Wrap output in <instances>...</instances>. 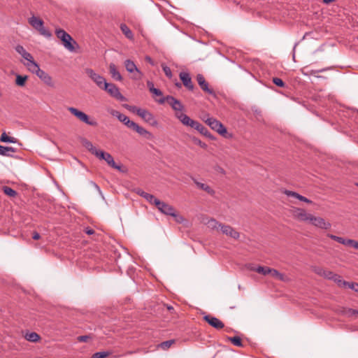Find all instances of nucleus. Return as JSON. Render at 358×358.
<instances>
[{"label":"nucleus","instance_id":"obj_1","mask_svg":"<svg viewBox=\"0 0 358 358\" xmlns=\"http://www.w3.org/2000/svg\"><path fill=\"white\" fill-rule=\"evenodd\" d=\"M177 118L181 122L182 124L187 127H189L197 130L200 134L205 136H210V132L208 130L198 121L191 119L186 114L177 115Z\"/></svg>","mask_w":358,"mask_h":358},{"label":"nucleus","instance_id":"obj_2","mask_svg":"<svg viewBox=\"0 0 358 358\" xmlns=\"http://www.w3.org/2000/svg\"><path fill=\"white\" fill-rule=\"evenodd\" d=\"M155 206L162 213L174 217L175 221L178 223H182L185 220L182 216L177 213L174 207L167 203L158 200Z\"/></svg>","mask_w":358,"mask_h":358},{"label":"nucleus","instance_id":"obj_3","mask_svg":"<svg viewBox=\"0 0 358 358\" xmlns=\"http://www.w3.org/2000/svg\"><path fill=\"white\" fill-rule=\"evenodd\" d=\"M55 34L59 38L64 47L70 52L75 51V45H78L76 41L64 29H57L55 31Z\"/></svg>","mask_w":358,"mask_h":358},{"label":"nucleus","instance_id":"obj_4","mask_svg":"<svg viewBox=\"0 0 358 358\" xmlns=\"http://www.w3.org/2000/svg\"><path fill=\"white\" fill-rule=\"evenodd\" d=\"M129 110L138 115L144 121L149 123L152 126H155L157 124V121L155 120L154 115L148 110L143 108H138L136 106H130Z\"/></svg>","mask_w":358,"mask_h":358},{"label":"nucleus","instance_id":"obj_5","mask_svg":"<svg viewBox=\"0 0 358 358\" xmlns=\"http://www.w3.org/2000/svg\"><path fill=\"white\" fill-rule=\"evenodd\" d=\"M29 23L30 25L37 30L39 34L46 38L51 37L52 34L49 30H48L43 26V21L36 16H32L29 19Z\"/></svg>","mask_w":358,"mask_h":358},{"label":"nucleus","instance_id":"obj_6","mask_svg":"<svg viewBox=\"0 0 358 358\" xmlns=\"http://www.w3.org/2000/svg\"><path fill=\"white\" fill-rule=\"evenodd\" d=\"M158 102L161 104L167 102L173 108V110H175L176 113L175 115L177 117V115L179 114H184L182 113L184 110V106L181 103V102L174 98L172 96H166V97H163L160 99Z\"/></svg>","mask_w":358,"mask_h":358},{"label":"nucleus","instance_id":"obj_7","mask_svg":"<svg viewBox=\"0 0 358 358\" xmlns=\"http://www.w3.org/2000/svg\"><path fill=\"white\" fill-rule=\"evenodd\" d=\"M203 120L213 130L217 132L219 134L225 136L227 134V130L225 127L217 119L212 117H203Z\"/></svg>","mask_w":358,"mask_h":358},{"label":"nucleus","instance_id":"obj_8","mask_svg":"<svg viewBox=\"0 0 358 358\" xmlns=\"http://www.w3.org/2000/svg\"><path fill=\"white\" fill-rule=\"evenodd\" d=\"M68 110L81 122L90 126H96V122L90 120L87 114L79 110L78 109L73 107H69Z\"/></svg>","mask_w":358,"mask_h":358},{"label":"nucleus","instance_id":"obj_9","mask_svg":"<svg viewBox=\"0 0 358 358\" xmlns=\"http://www.w3.org/2000/svg\"><path fill=\"white\" fill-rule=\"evenodd\" d=\"M124 66L129 73H133V79L139 80L143 77V73L137 68L136 65L133 61L130 59H126L124 61Z\"/></svg>","mask_w":358,"mask_h":358},{"label":"nucleus","instance_id":"obj_10","mask_svg":"<svg viewBox=\"0 0 358 358\" xmlns=\"http://www.w3.org/2000/svg\"><path fill=\"white\" fill-rule=\"evenodd\" d=\"M85 72L100 89L104 87L106 81L102 76L96 73L93 69L90 68L85 69Z\"/></svg>","mask_w":358,"mask_h":358},{"label":"nucleus","instance_id":"obj_11","mask_svg":"<svg viewBox=\"0 0 358 358\" xmlns=\"http://www.w3.org/2000/svg\"><path fill=\"white\" fill-rule=\"evenodd\" d=\"M102 90H106L111 96L115 98L117 100L123 101L124 97L120 93L119 88L113 83H106Z\"/></svg>","mask_w":358,"mask_h":358},{"label":"nucleus","instance_id":"obj_12","mask_svg":"<svg viewBox=\"0 0 358 358\" xmlns=\"http://www.w3.org/2000/svg\"><path fill=\"white\" fill-rule=\"evenodd\" d=\"M96 157L99 159L104 160L108 164V165H109L110 167L115 169L117 170H119V171L121 170V166L119 165H117L115 164V162L113 159V157H112V155L110 153L106 152L103 150H100L99 152L98 156H96Z\"/></svg>","mask_w":358,"mask_h":358},{"label":"nucleus","instance_id":"obj_13","mask_svg":"<svg viewBox=\"0 0 358 358\" xmlns=\"http://www.w3.org/2000/svg\"><path fill=\"white\" fill-rule=\"evenodd\" d=\"M327 236L341 244L358 250V241H357L352 239H346L343 237L337 236L331 234H328Z\"/></svg>","mask_w":358,"mask_h":358},{"label":"nucleus","instance_id":"obj_14","mask_svg":"<svg viewBox=\"0 0 358 358\" xmlns=\"http://www.w3.org/2000/svg\"><path fill=\"white\" fill-rule=\"evenodd\" d=\"M309 222L315 227L322 229H329L331 227V223L321 217H315L312 215Z\"/></svg>","mask_w":358,"mask_h":358},{"label":"nucleus","instance_id":"obj_15","mask_svg":"<svg viewBox=\"0 0 358 358\" xmlns=\"http://www.w3.org/2000/svg\"><path fill=\"white\" fill-rule=\"evenodd\" d=\"M203 320L216 329H222L224 327V323L220 320L210 315H205Z\"/></svg>","mask_w":358,"mask_h":358},{"label":"nucleus","instance_id":"obj_16","mask_svg":"<svg viewBox=\"0 0 358 358\" xmlns=\"http://www.w3.org/2000/svg\"><path fill=\"white\" fill-rule=\"evenodd\" d=\"M196 80L199 85L200 86L203 91L209 94L215 96L214 91L209 87L208 83L206 81L205 78L202 74H198L196 76Z\"/></svg>","mask_w":358,"mask_h":358},{"label":"nucleus","instance_id":"obj_17","mask_svg":"<svg viewBox=\"0 0 358 358\" xmlns=\"http://www.w3.org/2000/svg\"><path fill=\"white\" fill-rule=\"evenodd\" d=\"M36 76L48 86L54 87L55 83L52 78L43 70L40 69L38 71Z\"/></svg>","mask_w":358,"mask_h":358},{"label":"nucleus","instance_id":"obj_18","mask_svg":"<svg viewBox=\"0 0 358 358\" xmlns=\"http://www.w3.org/2000/svg\"><path fill=\"white\" fill-rule=\"evenodd\" d=\"M311 214L307 213L304 209L296 208L293 210V216L300 221H310Z\"/></svg>","mask_w":358,"mask_h":358},{"label":"nucleus","instance_id":"obj_19","mask_svg":"<svg viewBox=\"0 0 358 358\" xmlns=\"http://www.w3.org/2000/svg\"><path fill=\"white\" fill-rule=\"evenodd\" d=\"M220 230L222 234L234 239H238L239 238V233L229 225L222 224Z\"/></svg>","mask_w":358,"mask_h":358},{"label":"nucleus","instance_id":"obj_20","mask_svg":"<svg viewBox=\"0 0 358 358\" xmlns=\"http://www.w3.org/2000/svg\"><path fill=\"white\" fill-rule=\"evenodd\" d=\"M130 129L135 131L139 135L145 137L147 139H150L152 137V134L150 131H148L143 127L139 126L136 122H134L133 124H131V127H130Z\"/></svg>","mask_w":358,"mask_h":358},{"label":"nucleus","instance_id":"obj_21","mask_svg":"<svg viewBox=\"0 0 358 358\" xmlns=\"http://www.w3.org/2000/svg\"><path fill=\"white\" fill-rule=\"evenodd\" d=\"M112 115L113 116L116 117L119 120V121L122 122L125 126H127L129 129L131 127V124H133V123L134 122L130 120L129 118L127 115L120 113L117 110H113L112 112Z\"/></svg>","mask_w":358,"mask_h":358},{"label":"nucleus","instance_id":"obj_22","mask_svg":"<svg viewBox=\"0 0 358 358\" xmlns=\"http://www.w3.org/2000/svg\"><path fill=\"white\" fill-rule=\"evenodd\" d=\"M322 277L328 280H331L334 282H335L337 285L338 283H342L341 276L336 273H334V272L329 270L325 269ZM343 284H344V282H343Z\"/></svg>","mask_w":358,"mask_h":358},{"label":"nucleus","instance_id":"obj_23","mask_svg":"<svg viewBox=\"0 0 358 358\" xmlns=\"http://www.w3.org/2000/svg\"><path fill=\"white\" fill-rule=\"evenodd\" d=\"M180 78L182 80L183 85L189 90L194 89V85L192 82V78L189 74L185 72H181L180 73Z\"/></svg>","mask_w":358,"mask_h":358},{"label":"nucleus","instance_id":"obj_24","mask_svg":"<svg viewBox=\"0 0 358 358\" xmlns=\"http://www.w3.org/2000/svg\"><path fill=\"white\" fill-rule=\"evenodd\" d=\"M24 65L27 66V69L30 72L36 75L37 74L38 71L41 69L38 64L34 61V58H32L29 61L24 62Z\"/></svg>","mask_w":358,"mask_h":358},{"label":"nucleus","instance_id":"obj_25","mask_svg":"<svg viewBox=\"0 0 358 358\" xmlns=\"http://www.w3.org/2000/svg\"><path fill=\"white\" fill-rule=\"evenodd\" d=\"M109 72L113 79L117 81H122V77L118 71L116 66L113 63L109 64Z\"/></svg>","mask_w":358,"mask_h":358},{"label":"nucleus","instance_id":"obj_26","mask_svg":"<svg viewBox=\"0 0 358 358\" xmlns=\"http://www.w3.org/2000/svg\"><path fill=\"white\" fill-rule=\"evenodd\" d=\"M138 194L143 197L145 199H146L150 204L155 205L157 203V201H158V199H157L154 195L150 194L149 193H147L143 190H138Z\"/></svg>","mask_w":358,"mask_h":358},{"label":"nucleus","instance_id":"obj_27","mask_svg":"<svg viewBox=\"0 0 358 358\" xmlns=\"http://www.w3.org/2000/svg\"><path fill=\"white\" fill-rule=\"evenodd\" d=\"M16 52L20 54L27 62L33 58L32 55L26 51L23 46L18 45L15 47Z\"/></svg>","mask_w":358,"mask_h":358},{"label":"nucleus","instance_id":"obj_28","mask_svg":"<svg viewBox=\"0 0 358 358\" xmlns=\"http://www.w3.org/2000/svg\"><path fill=\"white\" fill-rule=\"evenodd\" d=\"M84 146L94 156H98V153L101 150L97 149L93 144L89 141H85L84 142Z\"/></svg>","mask_w":358,"mask_h":358},{"label":"nucleus","instance_id":"obj_29","mask_svg":"<svg viewBox=\"0 0 358 358\" xmlns=\"http://www.w3.org/2000/svg\"><path fill=\"white\" fill-rule=\"evenodd\" d=\"M208 228L211 229H221L222 224L215 219H210L206 223Z\"/></svg>","mask_w":358,"mask_h":358},{"label":"nucleus","instance_id":"obj_30","mask_svg":"<svg viewBox=\"0 0 358 358\" xmlns=\"http://www.w3.org/2000/svg\"><path fill=\"white\" fill-rule=\"evenodd\" d=\"M0 141L3 143H15L17 142V139L14 137L8 136L6 132H3L0 137Z\"/></svg>","mask_w":358,"mask_h":358},{"label":"nucleus","instance_id":"obj_31","mask_svg":"<svg viewBox=\"0 0 358 358\" xmlns=\"http://www.w3.org/2000/svg\"><path fill=\"white\" fill-rule=\"evenodd\" d=\"M271 268L266 266H259L256 268H252V271L257 272L258 273L262 274L264 275H270Z\"/></svg>","mask_w":358,"mask_h":358},{"label":"nucleus","instance_id":"obj_32","mask_svg":"<svg viewBox=\"0 0 358 358\" xmlns=\"http://www.w3.org/2000/svg\"><path fill=\"white\" fill-rule=\"evenodd\" d=\"M120 29L127 38H128L129 39H133L134 35L132 34V31L126 24H122L120 25Z\"/></svg>","mask_w":358,"mask_h":358},{"label":"nucleus","instance_id":"obj_33","mask_svg":"<svg viewBox=\"0 0 358 358\" xmlns=\"http://www.w3.org/2000/svg\"><path fill=\"white\" fill-rule=\"evenodd\" d=\"M24 337L30 342H37L40 339V336L36 332L27 333Z\"/></svg>","mask_w":358,"mask_h":358},{"label":"nucleus","instance_id":"obj_34","mask_svg":"<svg viewBox=\"0 0 358 358\" xmlns=\"http://www.w3.org/2000/svg\"><path fill=\"white\" fill-rule=\"evenodd\" d=\"M195 183L199 188L204 190L207 193L210 194H213L215 193L214 190L209 185L196 181Z\"/></svg>","mask_w":358,"mask_h":358},{"label":"nucleus","instance_id":"obj_35","mask_svg":"<svg viewBox=\"0 0 358 358\" xmlns=\"http://www.w3.org/2000/svg\"><path fill=\"white\" fill-rule=\"evenodd\" d=\"M15 149L12 147H5L0 145V155L3 156H9V152H15Z\"/></svg>","mask_w":358,"mask_h":358},{"label":"nucleus","instance_id":"obj_36","mask_svg":"<svg viewBox=\"0 0 358 358\" xmlns=\"http://www.w3.org/2000/svg\"><path fill=\"white\" fill-rule=\"evenodd\" d=\"M270 275L277 280H279L281 281L285 280V276L282 273H280L275 269L271 268L270 271Z\"/></svg>","mask_w":358,"mask_h":358},{"label":"nucleus","instance_id":"obj_37","mask_svg":"<svg viewBox=\"0 0 358 358\" xmlns=\"http://www.w3.org/2000/svg\"><path fill=\"white\" fill-rule=\"evenodd\" d=\"M2 190L6 195L10 197H15L17 194L15 190L8 186H3Z\"/></svg>","mask_w":358,"mask_h":358},{"label":"nucleus","instance_id":"obj_38","mask_svg":"<svg viewBox=\"0 0 358 358\" xmlns=\"http://www.w3.org/2000/svg\"><path fill=\"white\" fill-rule=\"evenodd\" d=\"M27 79H28L27 76L17 75L15 83L17 85L22 87L25 85V83L27 80Z\"/></svg>","mask_w":358,"mask_h":358},{"label":"nucleus","instance_id":"obj_39","mask_svg":"<svg viewBox=\"0 0 358 358\" xmlns=\"http://www.w3.org/2000/svg\"><path fill=\"white\" fill-rule=\"evenodd\" d=\"M341 282H344V284H343V283H338V287H349L350 289H353L354 291L355 290L356 285H357V283H356V282H349L345 281V280H342V279H341Z\"/></svg>","mask_w":358,"mask_h":358},{"label":"nucleus","instance_id":"obj_40","mask_svg":"<svg viewBox=\"0 0 358 358\" xmlns=\"http://www.w3.org/2000/svg\"><path fill=\"white\" fill-rule=\"evenodd\" d=\"M343 313L347 317L357 318L358 310L352 308H348L345 310Z\"/></svg>","mask_w":358,"mask_h":358},{"label":"nucleus","instance_id":"obj_41","mask_svg":"<svg viewBox=\"0 0 358 358\" xmlns=\"http://www.w3.org/2000/svg\"><path fill=\"white\" fill-rule=\"evenodd\" d=\"M228 340L230 341L236 346H243L242 340L239 336L228 337Z\"/></svg>","mask_w":358,"mask_h":358},{"label":"nucleus","instance_id":"obj_42","mask_svg":"<svg viewBox=\"0 0 358 358\" xmlns=\"http://www.w3.org/2000/svg\"><path fill=\"white\" fill-rule=\"evenodd\" d=\"M174 343V340H169L161 343L159 346L163 350L169 349Z\"/></svg>","mask_w":358,"mask_h":358},{"label":"nucleus","instance_id":"obj_43","mask_svg":"<svg viewBox=\"0 0 358 358\" xmlns=\"http://www.w3.org/2000/svg\"><path fill=\"white\" fill-rule=\"evenodd\" d=\"M110 354V352H98L94 353L92 355V358H106Z\"/></svg>","mask_w":358,"mask_h":358},{"label":"nucleus","instance_id":"obj_44","mask_svg":"<svg viewBox=\"0 0 358 358\" xmlns=\"http://www.w3.org/2000/svg\"><path fill=\"white\" fill-rule=\"evenodd\" d=\"M312 270L315 273L317 274L320 276H322L325 269L320 266H313L312 268Z\"/></svg>","mask_w":358,"mask_h":358},{"label":"nucleus","instance_id":"obj_45","mask_svg":"<svg viewBox=\"0 0 358 358\" xmlns=\"http://www.w3.org/2000/svg\"><path fill=\"white\" fill-rule=\"evenodd\" d=\"M162 69H163V71L164 72L165 75L168 78H171L172 77V72H171V69L164 64H162Z\"/></svg>","mask_w":358,"mask_h":358},{"label":"nucleus","instance_id":"obj_46","mask_svg":"<svg viewBox=\"0 0 358 358\" xmlns=\"http://www.w3.org/2000/svg\"><path fill=\"white\" fill-rule=\"evenodd\" d=\"M273 83L278 87H283L285 86V83L279 78H273Z\"/></svg>","mask_w":358,"mask_h":358},{"label":"nucleus","instance_id":"obj_47","mask_svg":"<svg viewBox=\"0 0 358 358\" xmlns=\"http://www.w3.org/2000/svg\"><path fill=\"white\" fill-rule=\"evenodd\" d=\"M284 193L287 196H292V197H294V198H296V199H298V197L300 195L299 194H298V193H296L295 192H292V191H289V190H285Z\"/></svg>","mask_w":358,"mask_h":358},{"label":"nucleus","instance_id":"obj_48","mask_svg":"<svg viewBox=\"0 0 358 358\" xmlns=\"http://www.w3.org/2000/svg\"><path fill=\"white\" fill-rule=\"evenodd\" d=\"M194 142L196 145H199V146H200L201 148H202L206 149V148H207V145H206L205 143H203V142H202L201 141H200L199 139H198V138H194Z\"/></svg>","mask_w":358,"mask_h":358},{"label":"nucleus","instance_id":"obj_49","mask_svg":"<svg viewBox=\"0 0 358 358\" xmlns=\"http://www.w3.org/2000/svg\"><path fill=\"white\" fill-rule=\"evenodd\" d=\"M297 199H299V201L308 203H312V201L310 199H307L306 197H305V196H302L301 194L299 195V196L298 197Z\"/></svg>","mask_w":358,"mask_h":358},{"label":"nucleus","instance_id":"obj_50","mask_svg":"<svg viewBox=\"0 0 358 358\" xmlns=\"http://www.w3.org/2000/svg\"><path fill=\"white\" fill-rule=\"evenodd\" d=\"M297 199H299V201L308 203H312V201L310 199H307L306 197H305V196H302L301 194L299 195V196L298 197Z\"/></svg>","mask_w":358,"mask_h":358},{"label":"nucleus","instance_id":"obj_51","mask_svg":"<svg viewBox=\"0 0 358 358\" xmlns=\"http://www.w3.org/2000/svg\"><path fill=\"white\" fill-rule=\"evenodd\" d=\"M90 338L88 336H80L78 337V341L80 342H87Z\"/></svg>","mask_w":358,"mask_h":358},{"label":"nucleus","instance_id":"obj_52","mask_svg":"<svg viewBox=\"0 0 358 358\" xmlns=\"http://www.w3.org/2000/svg\"><path fill=\"white\" fill-rule=\"evenodd\" d=\"M150 92L157 95V96H162V92H161V90H159V89H150Z\"/></svg>","mask_w":358,"mask_h":358},{"label":"nucleus","instance_id":"obj_53","mask_svg":"<svg viewBox=\"0 0 358 358\" xmlns=\"http://www.w3.org/2000/svg\"><path fill=\"white\" fill-rule=\"evenodd\" d=\"M145 60L147 62H148L149 64H150L152 66H155V65L154 61L152 60V59L150 56H146L145 57Z\"/></svg>","mask_w":358,"mask_h":358},{"label":"nucleus","instance_id":"obj_54","mask_svg":"<svg viewBox=\"0 0 358 358\" xmlns=\"http://www.w3.org/2000/svg\"><path fill=\"white\" fill-rule=\"evenodd\" d=\"M85 231V233L88 235H92L94 234V230L91 228H86Z\"/></svg>","mask_w":358,"mask_h":358},{"label":"nucleus","instance_id":"obj_55","mask_svg":"<svg viewBox=\"0 0 358 358\" xmlns=\"http://www.w3.org/2000/svg\"><path fill=\"white\" fill-rule=\"evenodd\" d=\"M40 237H41V236H40V234H39L38 232L34 231V232L33 233V236H32L33 239H34V240H38V239L40 238Z\"/></svg>","mask_w":358,"mask_h":358},{"label":"nucleus","instance_id":"obj_56","mask_svg":"<svg viewBox=\"0 0 358 358\" xmlns=\"http://www.w3.org/2000/svg\"><path fill=\"white\" fill-rule=\"evenodd\" d=\"M325 71V69H321V70H311V71H310V74H311V75H315L316 73H318V72H322V71Z\"/></svg>","mask_w":358,"mask_h":358},{"label":"nucleus","instance_id":"obj_57","mask_svg":"<svg viewBox=\"0 0 358 358\" xmlns=\"http://www.w3.org/2000/svg\"><path fill=\"white\" fill-rule=\"evenodd\" d=\"M147 84H148V87H149V89H150H150H155V88L154 87L153 84H152V82L148 81Z\"/></svg>","mask_w":358,"mask_h":358},{"label":"nucleus","instance_id":"obj_58","mask_svg":"<svg viewBox=\"0 0 358 358\" xmlns=\"http://www.w3.org/2000/svg\"><path fill=\"white\" fill-rule=\"evenodd\" d=\"M147 84H148V87H149V89H150H150H155V88L154 87L153 84H152V82L148 81Z\"/></svg>","mask_w":358,"mask_h":358},{"label":"nucleus","instance_id":"obj_59","mask_svg":"<svg viewBox=\"0 0 358 358\" xmlns=\"http://www.w3.org/2000/svg\"><path fill=\"white\" fill-rule=\"evenodd\" d=\"M166 308H167V309H168L169 310H173V308L172 306H166Z\"/></svg>","mask_w":358,"mask_h":358},{"label":"nucleus","instance_id":"obj_60","mask_svg":"<svg viewBox=\"0 0 358 358\" xmlns=\"http://www.w3.org/2000/svg\"><path fill=\"white\" fill-rule=\"evenodd\" d=\"M355 292L358 293V283H357V285H356V288H355Z\"/></svg>","mask_w":358,"mask_h":358},{"label":"nucleus","instance_id":"obj_61","mask_svg":"<svg viewBox=\"0 0 358 358\" xmlns=\"http://www.w3.org/2000/svg\"><path fill=\"white\" fill-rule=\"evenodd\" d=\"M357 317H358V313H357Z\"/></svg>","mask_w":358,"mask_h":358}]
</instances>
